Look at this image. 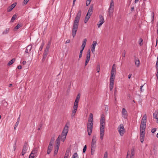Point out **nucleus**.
<instances>
[{"label":"nucleus","mask_w":158,"mask_h":158,"mask_svg":"<svg viewBox=\"0 0 158 158\" xmlns=\"http://www.w3.org/2000/svg\"><path fill=\"white\" fill-rule=\"evenodd\" d=\"M81 15V11L79 10L75 18L72 29V35L73 38L75 36L79 25V22Z\"/></svg>","instance_id":"f257e3e1"},{"label":"nucleus","mask_w":158,"mask_h":158,"mask_svg":"<svg viewBox=\"0 0 158 158\" xmlns=\"http://www.w3.org/2000/svg\"><path fill=\"white\" fill-rule=\"evenodd\" d=\"M68 128L69 127L66 125H65L63 130L61 134L59 135L58 138L56 140V144H60V140L62 141L63 142L64 141L68 132Z\"/></svg>","instance_id":"f03ea898"},{"label":"nucleus","mask_w":158,"mask_h":158,"mask_svg":"<svg viewBox=\"0 0 158 158\" xmlns=\"http://www.w3.org/2000/svg\"><path fill=\"white\" fill-rule=\"evenodd\" d=\"M105 132V115L102 114L100 119V137L102 140L103 139Z\"/></svg>","instance_id":"7ed1b4c3"},{"label":"nucleus","mask_w":158,"mask_h":158,"mask_svg":"<svg viewBox=\"0 0 158 158\" xmlns=\"http://www.w3.org/2000/svg\"><path fill=\"white\" fill-rule=\"evenodd\" d=\"M115 64H113L112 69L110 73V80H114L115 77V74L116 72V68L114 67Z\"/></svg>","instance_id":"20e7f679"},{"label":"nucleus","mask_w":158,"mask_h":158,"mask_svg":"<svg viewBox=\"0 0 158 158\" xmlns=\"http://www.w3.org/2000/svg\"><path fill=\"white\" fill-rule=\"evenodd\" d=\"M93 123L88 122L87 124V132L88 135H90L92 133L93 127Z\"/></svg>","instance_id":"39448f33"},{"label":"nucleus","mask_w":158,"mask_h":158,"mask_svg":"<svg viewBox=\"0 0 158 158\" xmlns=\"http://www.w3.org/2000/svg\"><path fill=\"white\" fill-rule=\"evenodd\" d=\"M118 130L120 135L122 136L125 132V129L123 125L122 124H120L118 127Z\"/></svg>","instance_id":"423d86ee"},{"label":"nucleus","mask_w":158,"mask_h":158,"mask_svg":"<svg viewBox=\"0 0 158 158\" xmlns=\"http://www.w3.org/2000/svg\"><path fill=\"white\" fill-rule=\"evenodd\" d=\"M114 3L113 0H111L110 2V6L109 9V16L111 17L112 14L114 11Z\"/></svg>","instance_id":"0eeeda50"},{"label":"nucleus","mask_w":158,"mask_h":158,"mask_svg":"<svg viewBox=\"0 0 158 158\" xmlns=\"http://www.w3.org/2000/svg\"><path fill=\"white\" fill-rule=\"evenodd\" d=\"M90 57V49H88L87 52V55L86 57V60L85 63V66L87 65L88 62H89Z\"/></svg>","instance_id":"6e6552de"},{"label":"nucleus","mask_w":158,"mask_h":158,"mask_svg":"<svg viewBox=\"0 0 158 158\" xmlns=\"http://www.w3.org/2000/svg\"><path fill=\"white\" fill-rule=\"evenodd\" d=\"M96 139V136L94 135L92 139L91 143V148H92V150H93V148H94L95 147Z\"/></svg>","instance_id":"1a4fd4ad"},{"label":"nucleus","mask_w":158,"mask_h":158,"mask_svg":"<svg viewBox=\"0 0 158 158\" xmlns=\"http://www.w3.org/2000/svg\"><path fill=\"white\" fill-rule=\"evenodd\" d=\"M99 23L97 24L98 27L99 28L100 27V26L104 23L105 22L104 18L102 15H99Z\"/></svg>","instance_id":"9d476101"},{"label":"nucleus","mask_w":158,"mask_h":158,"mask_svg":"<svg viewBox=\"0 0 158 158\" xmlns=\"http://www.w3.org/2000/svg\"><path fill=\"white\" fill-rule=\"evenodd\" d=\"M122 115L123 117L124 118H127V112L126 109L123 108L122 110Z\"/></svg>","instance_id":"9b49d317"},{"label":"nucleus","mask_w":158,"mask_h":158,"mask_svg":"<svg viewBox=\"0 0 158 158\" xmlns=\"http://www.w3.org/2000/svg\"><path fill=\"white\" fill-rule=\"evenodd\" d=\"M17 4L16 2H15L12 4L10 6H9L7 9V11L8 12H10L11 10Z\"/></svg>","instance_id":"f8f14e48"},{"label":"nucleus","mask_w":158,"mask_h":158,"mask_svg":"<svg viewBox=\"0 0 158 158\" xmlns=\"http://www.w3.org/2000/svg\"><path fill=\"white\" fill-rule=\"evenodd\" d=\"M93 10V5L91 4L88 10L87 14L90 15V16L92 14Z\"/></svg>","instance_id":"ddd939ff"},{"label":"nucleus","mask_w":158,"mask_h":158,"mask_svg":"<svg viewBox=\"0 0 158 158\" xmlns=\"http://www.w3.org/2000/svg\"><path fill=\"white\" fill-rule=\"evenodd\" d=\"M146 125H140V133H145Z\"/></svg>","instance_id":"4468645a"},{"label":"nucleus","mask_w":158,"mask_h":158,"mask_svg":"<svg viewBox=\"0 0 158 158\" xmlns=\"http://www.w3.org/2000/svg\"><path fill=\"white\" fill-rule=\"evenodd\" d=\"M97 44V42L96 41H94L93 42V44L92 45V47L91 48V50L93 53H94L95 52V48Z\"/></svg>","instance_id":"2eb2a0df"},{"label":"nucleus","mask_w":158,"mask_h":158,"mask_svg":"<svg viewBox=\"0 0 158 158\" xmlns=\"http://www.w3.org/2000/svg\"><path fill=\"white\" fill-rule=\"evenodd\" d=\"M32 46L31 45H29L27 47L25 51V53H29L32 49Z\"/></svg>","instance_id":"dca6fc26"},{"label":"nucleus","mask_w":158,"mask_h":158,"mask_svg":"<svg viewBox=\"0 0 158 158\" xmlns=\"http://www.w3.org/2000/svg\"><path fill=\"white\" fill-rule=\"evenodd\" d=\"M38 148H33V150L32 151L31 153V155H34L35 156H36L37 155V153L38 152Z\"/></svg>","instance_id":"f3484780"},{"label":"nucleus","mask_w":158,"mask_h":158,"mask_svg":"<svg viewBox=\"0 0 158 158\" xmlns=\"http://www.w3.org/2000/svg\"><path fill=\"white\" fill-rule=\"evenodd\" d=\"M135 62L136 66L137 67H139L140 64V62L138 58L135 57Z\"/></svg>","instance_id":"a211bd4d"},{"label":"nucleus","mask_w":158,"mask_h":158,"mask_svg":"<svg viewBox=\"0 0 158 158\" xmlns=\"http://www.w3.org/2000/svg\"><path fill=\"white\" fill-rule=\"evenodd\" d=\"M114 80L110 79V91H111L113 88Z\"/></svg>","instance_id":"6ab92c4d"},{"label":"nucleus","mask_w":158,"mask_h":158,"mask_svg":"<svg viewBox=\"0 0 158 158\" xmlns=\"http://www.w3.org/2000/svg\"><path fill=\"white\" fill-rule=\"evenodd\" d=\"M145 133H140V140L141 143H143L144 141Z\"/></svg>","instance_id":"aec40b11"},{"label":"nucleus","mask_w":158,"mask_h":158,"mask_svg":"<svg viewBox=\"0 0 158 158\" xmlns=\"http://www.w3.org/2000/svg\"><path fill=\"white\" fill-rule=\"evenodd\" d=\"M52 140V142L54 141L55 139L54 138H52L49 144L48 145V149H50L52 150V143H51Z\"/></svg>","instance_id":"412c9836"},{"label":"nucleus","mask_w":158,"mask_h":158,"mask_svg":"<svg viewBox=\"0 0 158 158\" xmlns=\"http://www.w3.org/2000/svg\"><path fill=\"white\" fill-rule=\"evenodd\" d=\"M88 122L93 123V114L92 113L89 114Z\"/></svg>","instance_id":"4be33fe9"},{"label":"nucleus","mask_w":158,"mask_h":158,"mask_svg":"<svg viewBox=\"0 0 158 158\" xmlns=\"http://www.w3.org/2000/svg\"><path fill=\"white\" fill-rule=\"evenodd\" d=\"M27 143H25L23 146V149H22V151L23 152H26L27 150Z\"/></svg>","instance_id":"5701e85b"},{"label":"nucleus","mask_w":158,"mask_h":158,"mask_svg":"<svg viewBox=\"0 0 158 158\" xmlns=\"http://www.w3.org/2000/svg\"><path fill=\"white\" fill-rule=\"evenodd\" d=\"M60 145V144H56V149L54 151V156H55L57 153L58 151Z\"/></svg>","instance_id":"b1692460"},{"label":"nucleus","mask_w":158,"mask_h":158,"mask_svg":"<svg viewBox=\"0 0 158 158\" xmlns=\"http://www.w3.org/2000/svg\"><path fill=\"white\" fill-rule=\"evenodd\" d=\"M22 24L21 23L18 24L17 25L15 26L14 29V31H15L19 29L20 27H22Z\"/></svg>","instance_id":"393cba45"},{"label":"nucleus","mask_w":158,"mask_h":158,"mask_svg":"<svg viewBox=\"0 0 158 158\" xmlns=\"http://www.w3.org/2000/svg\"><path fill=\"white\" fill-rule=\"evenodd\" d=\"M131 153L130 158H134L133 156L135 154V150L134 148H132L131 149Z\"/></svg>","instance_id":"a878e982"},{"label":"nucleus","mask_w":158,"mask_h":158,"mask_svg":"<svg viewBox=\"0 0 158 158\" xmlns=\"http://www.w3.org/2000/svg\"><path fill=\"white\" fill-rule=\"evenodd\" d=\"M147 116L145 114L143 116L141 121L146 123L147 122Z\"/></svg>","instance_id":"bb28decb"},{"label":"nucleus","mask_w":158,"mask_h":158,"mask_svg":"<svg viewBox=\"0 0 158 158\" xmlns=\"http://www.w3.org/2000/svg\"><path fill=\"white\" fill-rule=\"evenodd\" d=\"M44 44H45L44 41V40H43L42 41V44L40 45V46L39 48V51H41L42 50Z\"/></svg>","instance_id":"cd10ccee"},{"label":"nucleus","mask_w":158,"mask_h":158,"mask_svg":"<svg viewBox=\"0 0 158 158\" xmlns=\"http://www.w3.org/2000/svg\"><path fill=\"white\" fill-rule=\"evenodd\" d=\"M17 17V16L15 14L11 18V20H10V23H13L15 19Z\"/></svg>","instance_id":"c85d7f7f"},{"label":"nucleus","mask_w":158,"mask_h":158,"mask_svg":"<svg viewBox=\"0 0 158 158\" xmlns=\"http://www.w3.org/2000/svg\"><path fill=\"white\" fill-rule=\"evenodd\" d=\"M15 58L12 59L8 62V65L9 66L12 64L15 61Z\"/></svg>","instance_id":"c756f323"},{"label":"nucleus","mask_w":158,"mask_h":158,"mask_svg":"<svg viewBox=\"0 0 158 158\" xmlns=\"http://www.w3.org/2000/svg\"><path fill=\"white\" fill-rule=\"evenodd\" d=\"M70 151V150L69 149H68L66 152V153L65 155L64 156H66V157H67L69 156V152Z\"/></svg>","instance_id":"7c9ffc66"},{"label":"nucleus","mask_w":158,"mask_h":158,"mask_svg":"<svg viewBox=\"0 0 158 158\" xmlns=\"http://www.w3.org/2000/svg\"><path fill=\"white\" fill-rule=\"evenodd\" d=\"M79 101L75 100L74 103L73 107H76L78 108V105Z\"/></svg>","instance_id":"2f4dec72"},{"label":"nucleus","mask_w":158,"mask_h":158,"mask_svg":"<svg viewBox=\"0 0 158 158\" xmlns=\"http://www.w3.org/2000/svg\"><path fill=\"white\" fill-rule=\"evenodd\" d=\"M9 31H10V29L9 28H6V30L5 31H4L3 33H2V34H7V33H8V32H9Z\"/></svg>","instance_id":"473e14b6"},{"label":"nucleus","mask_w":158,"mask_h":158,"mask_svg":"<svg viewBox=\"0 0 158 158\" xmlns=\"http://www.w3.org/2000/svg\"><path fill=\"white\" fill-rule=\"evenodd\" d=\"M81 94H78L75 100L78 101H79V99L80 97Z\"/></svg>","instance_id":"72a5a7b5"},{"label":"nucleus","mask_w":158,"mask_h":158,"mask_svg":"<svg viewBox=\"0 0 158 158\" xmlns=\"http://www.w3.org/2000/svg\"><path fill=\"white\" fill-rule=\"evenodd\" d=\"M72 158H79L77 153H75L73 156Z\"/></svg>","instance_id":"f704fd0d"},{"label":"nucleus","mask_w":158,"mask_h":158,"mask_svg":"<svg viewBox=\"0 0 158 158\" xmlns=\"http://www.w3.org/2000/svg\"><path fill=\"white\" fill-rule=\"evenodd\" d=\"M77 107H73V109L72 111V112L76 113V112L77 110Z\"/></svg>","instance_id":"c9c22d12"},{"label":"nucleus","mask_w":158,"mask_h":158,"mask_svg":"<svg viewBox=\"0 0 158 158\" xmlns=\"http://www.w3.org/2000/svg\"><path fill=\"white\" fill-rule=\"evenodd\" d=\"M109 110V107L107 105H105V112L106 113Z\"/></svg>","instance_id":"e433bc0d"},{"label":"nucleus","mask_w":158,"mask_h":158,"mask_svg":"<svg viewBox=\"0 0 158 158\" xmlns=\"http://www.w3.org/2000/svg\"><path fill=\"white\" fill-rule=\"evenodd\" d=\"M143 41V39L142 38H140L139 39V45L140 46H141L143 45V44L142 43V42Z\"/></svg>","instance_id":"4c0bfd02"},{"label":"nucleus","mask_w":158,"mask_h":158,"mask_svg":"<svg viewBox=\"0 0 158 158\" xmlns=\"http://www.w3.org/2000/svg\"><path fill=\"white\" fill-rule=\"evenodd\" d=\"M100 66L99 64H98L97 65V72L99 73L100 71Z\"/></svg>","instance_id":"58836bf2"},{"label":"nucleus","mask_w":158,"mask_h":158,"mask_svg":"<svg viewBox=\"0 0 158 158\" xmlns=\"http://www.w3.org/2000/svg\"><path fill=\"white\" fill-rule=\"evenodd\" d=\"M49 51L45 50L43 55L47 56L48 54Z\"/></svg>","instance_id":"ea45409f"},{"label":"nucleus","mask_w":158,"mask_h":158,"mask_svg":"<svg viewBox=\"0 0 158 158\" xmlns=\"http://www.w3.org/2000/svg\"><path fill=\"white\" fill-rule=\"evenodd\" d=\"M47 56V55H43V58L42 59V60L43 62H44L45 61V59L46 58Z\"/></svg>","instance_id":"a19ab883"},{"label":"nucleus","mask_w":158,"mask_h":158,"mask_svg":"<svg viewBox=\"0 0 158 158\" xmlns=\"http://www.w3.org/2000/svg\"><path fill=\"white\" fill-rule=\"evenodd\" d=\"M83 51L82 50H81L80 52L79 55V59L81 58L82 56V54Z\"/></svg>","instance_id":"79ce46f5"},{"label":"nucleus","mask_w":158,"mask_h":158,"mask_svg":"<svg viewBox=\"0 0 158 158\" xmlns=\"http://www.w3.org/2000/svg\"><path fill=\"white\" fill-rule=\"evenodd\" d=\"M91 0H87L86 2V6H88L90 3V2Z\"/></svg>","instance_id":"37998d69"},{"label":"nucleus","mask_w":158,"mask_h":158,"mask_svg":"<svg viewBox=\"0 0 158 158\" xmlns=\"http://www.w3.org/2000/svg\"><path fill=\"white\" fill-rule=\"evenodd\" d=\"M108 157V153L107 152H105L103 158H107Z\"/></svg>","instance_id":"c03bdc74"},{"label":"nucleus","mask_w":158,"mask_h":158,"mask_svg":"<svg viewBox=\"0 0 158 158\" xmlns=\"http://www.w3.org/2000/svg\"><path fill=\"white\" fill-rule=\"evenodd\" d=\"M86 148H87V146L86 145H85L84 146V148H83V153L85 152L86 149Z\"/></svg>","instance_id":"a18cd8bd"},{"label":"nucleus","mask_w":158,"mask_h":158,"mask_svg":"<svg viewBox=\"0 0 158 158\" xmlns=\"http://www.w3.org/2000/svg\"><path fill=\"white\" fill-rule=\"evenodd\" d=\"M126 51L125 50H124L122 54V56L123 57H124L125 56V54H126Z\"/></svg>","instance_id":"49530a36"},{"label":"nucleus","mask_w":158,"mask_h":158,"mask_svg":"<svg viewBox=\"0 0 158 158\" xmlns=\"http://www.w3.org/2000/svg\"><path fill=\"white\" fill-rule=\"evenodd\" d=\"M50 45H49L47 44V46H46V48L45 49V50L49 51V48L50 47Z\"/></svg>","instance_id":"de8ad7c7"},{"label":"nucleus","mask_w":158,"mask_h":158,"mask_svg":"<svg viewBox=\"0 0 158 158\" xmlns=\"http://www.w3.org/2000/svg\"><path fill=\"white\" fill-rule=\"evenodd\" d=\"M90 15H88L87 14V15L85 17V18L89 20L90 17Z\"/></svg>","instance_id":"09e8293b"},{"label":"nucleus","mask_w":158,"mask_h":158,"mask_svg":"<svg viewBox=\"0 0 158 158\" xmlns=\"http://www.w3.org/2000/svg\"><path fill=\"white\" fill-rule=\"evenodd\" d=\"M86 41L87 40L86 39H84L82 44L86 45Z\"/></svg>","instance_id":"8fccbe9b"},{"label":"nucleus","mask_w":158,"mask_h":158,"mask_svg":"<svg viewBox=\"0 0 158 158\" xmlns=\"http://www.w3.org/2000/svg\"><path fill=\"white\" fill-rule=\"evenodd\" d=\"M156 68L158 69V58H157V60L156 64Z\"/></svg>","instance_id":"3c124183"},{"label":"nucleus","mask_w":158,"mask_h":158,"mask_svg":"<svg viewBox=\"0 0 158 158\" xmlns=\"http://www.w3.org/2000/svg\"><path fill=\"white\" fill-rule=\"evenodd\" d=\"M19 124V123H18V122H17L15 124V127H14V130L17 127V126H18Z\"/></svg>","instance_id":"603ef678"},{"label":"nucleus","mask_w":158,"mask_h":158,"mask_svg":"<svg viewBox=\"0 0 158 158\" xmlns=\"http://www.w3.org/2000/svg\"><path fill=\"white\" fill-rule=\"evenodd\" d=\"M156 131V128H154L153 129H152L151 131V132L152 133H154Z\"/></svg>","instance_id":"864d4df0"},{"label":"nucleus","mask_w":158,"mask_h":158,"mask_svg":"<svg viewBox=\"0 0 158 158\" xmlns=\"http://www.w3.org/2000/svg\"><path fill=\"white\" fill-rule=\"evenodd\" d=\"M29 0H24L23 3L24 4L26 5L27 3L28 2Z\"/></svg>","instance_id":"5fc2aeb1"},{"label":"nucleus","mask_w":158,"mask_h":158,"mask_svg":"<svg viewBox=\"0 0 158 158\" xmlns=\"http://www.w3.org/2000/svg\"><path fill=\"white\" fill-rule=\"evenodd\" d=\"M85 45H84V44H82L81 46V50H83L84 48L85 47Z\"/></svg>","instance_id":"6e6d98bb"},{"label":"nucleus","mask_w":158,"mask_h":158,"mask_svg":"<svg viewBox=\"0 0 158 158\" xmlns=\"http://www.w3.org/2000/svg\"><path fill=\"white\" fill-rule=\"evenodd\" d=\"M153 117L155 118V119L157 118V114H153Z\"/></svg>","instance_id":"4d7b16f0"},{"label":"nucleus","mask_w":158,"mask_h":158,"mask_svg":"<svg viewBox=\"0 0 158 158\" xmlns=\"http://www.w3.org/2000/svg\"><path fill=\"white\" fill-rule=\"evenodd\" d=\"M35 156L34 155H31V154H30L29 156V158H34Z\"/></svg>","instance_id":"13d9d810"},{"label":"nucleus","mask_w":158,"mask_h":158,"mask_svg":"<svg viewBox=\"0 0 158 158\" xmlns=\"http://www.w3.org/2000/svg\"><path fill=\"white\" fill-rule=\"evenodd\" d=\"M51 151H52V150H50V149H48L47 150V153L48 154H49L51 152Z\"/></svg>","instance_id":"bf43d9fd"},{"label":"nucleus","mask_w":158,"mask_h":158,"mask_svg":"<svg viewBox=\"0 0 158 158\" xmlns=\"http://www.w3.org/2000/svg\"><path fill=\"white\" fill-rule=\"evenodd\" d=\"M42 126H43V124L42 123H40V124H39V127H40V128H41L42 127Z\"/></svg>","instance_id":"052dcab7"},{"label":"nucleus","mask_w":158,"mask_h":158,"mask_svg":"<svg viewBox=\"0 0 158 158\" xmlns=\"http://www.w3.org/2000/svg\"><path fill=\"white\" fill-rule=\"evenodd\" d=\"M140 125H146V123L144 122H143L141 121V123Z\"/></svg>","instance_id":"680f3d73"},{"label":"nucleus","mask_w":158,"mask_h":158,"mask_svg":"<svg viewBox=\"0 0 158 158\" xmlns=\"http://www.w3.org/2000/svg\"><path fill=\"white\" fill-rule=\"evenodd\" d=\"M20 114L19 115V117L18 118L17 121V122H18V123H19V120H20Z\"/></svg>","instance_id":"e2e57ef3"},{"label":"nucleus","mask_w":158,"mask_h":158,"mask_svg":"<svg viewBox=\"0 0 158 158\" xmlns=\"http://www.w3.org/2000/svg\"><path fill=\"white\" fill-rule=\"evenodd\" d=\"M70 42V40H67L65 42V44H68Z\"/></svg>","instance_id":"0e129e2a"},{"label":"nucleus","mask_w":158,"mask_h":158,"mask_svg":"<svg viewBox=\"0 0 158 158\" xmlns=\"http://www.w3.org/2000/svg\"><path fill=\"white\" fill-rule=\"evenodd\" d=\"M17 68L18 69H20L22 68V66L21 65H19L18 66Z\"/></svg>","instance_id":"69168bd1"},{"label":"nucleus","mask_w":158,"mask_h":158,"mask_svg":"<svg viewBox=\"0 0 158 158\" xmlns=\"http://www.w3.org/2000/svg\"><path fill=\"white\" fill-rule=\"evenodd\" d=\"M88 20H88V19L85 18V19L84 20V23H86L88 22Z\"/></svg>","instance_id":"338daca9"},{"label":"nucleus","mask_w":158,"mask_h":158,"mask_svg":"<svg viewBox=\"0 0 158 158\" xmlns=\"http://www.w3.org/2000/svg\"><path fill=\"white\" fill-rule=\"evenodd\" d=\"M75 114L72 112V114H71V117H73L75 115Z\"/></svg>","instance_id":"774afa93"}]
</instances>
